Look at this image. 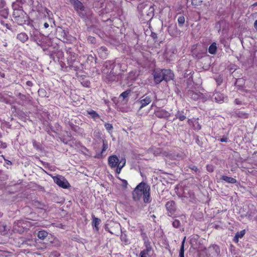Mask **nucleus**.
I'll list each match as a JSON object with an SVG mask.
<instances>
[{
  "label": "nucleus",
  "instance_id": "52",
  "mask_svg": "<svg viewBox=\"0 0 257 257\" xmlns=\"http://www.w3.org/2000/svg\"><path fill=\"white\" fill-rule=\"evenodd\" d=\"M26 84L28 86H30V87L32 86L33 85L32 82L31 81H27V82H26Z\"/></svg>",
  "mask_w": 257,
  "mask_h": 257
},
{
  "label": "nucleus",
  "instance_id": "15",
  "mask_svg": "<svg viewBox=\"0 0 257 257\" xmlns=\"http://www.w3.org/2000/svg\"><path fill=\"white\" fill-rule=\"evenodd\" d=\"M72 5L74 6L75 10L77 11L80 16L81 12L84 11L85 9L82 3L80 1L77 0L75 1Z\"/></svg>",
  "mask_w": 257,
  "mask_h": 257
},
{
  "label": "nucleus",
  "instance_id": "29",
  "mask_svg": "<svg viewBox=\"0 0 257 257\" xmlns=\"http://www.w3.org/2000/svg\"><path fill=\"white\" fill-rule=\"evenodd\" d=\"M152 252H149L148 249H144L141 251L140 253V257H150L151 256Z\"/></svg>",
  "mask_w": 257,
  "mask_h": 257
},
{
  "label": "nucleus",
  "instance_id": "19",
  "mask_svg": "<svg viewBox=\"0 0 257 257\" xmlns=\"http://www.w3.org/2000/svg\"><path fill=\"white\" fill-rule=\"evenodd\" d=\"M187 122L190 126L194 127V128H201V126L198 123V119L193 118L188 119Z\"/></svg>",
  "mask_w": 257,
  "mask_h": 257
},
{
  "label": "nucleus",
  "instance_id": "16",
  "mask_svg": "<svg viewBox=\"0 0 257 257\" xmlns=\"http://www.w3.org/2000/svg\"><path fill=\"white\" fill-rule=\"evenodd\" d=\"M97 52L100 57L102 59L106 58L108 52L107 49L104 46H101L98 49Z\"/></svg>",
  "mask_w": 257,
  "mask_h": 257
},
{
  "label": "nucleus",
  "instance_id": "28",
  "mask_svg": "<svg viewBox=\"0 0 257 257\" xmlns=\"http://www.w3.org/2000/svg\"><path fill=\"white\" fill-rule=\"evenodd\" d=\"M0 15L3 18L7 19L9 16V11L7 8L5 7L0 10Z\"/></svg>",
  "mask_w": 257,
  "mask_h": 257
},
{
  "label": "nucleus",
  "instance_id": "40",
  "mask_svg": "<svg viewBox=\"0 0 257 257\" xmlns=\"http://www.w3.org/2000/svg\"><path fill=\"white\" fill-rule=\"evenodd\" d=\"M202 2V0H192V4L195 6H200Z\"/></svg>",
  "mask_w": 257,
  "mask_h": 257
},
{
  "label": "nucleus",
  "instance_id": "44",
  "mask_svg": "<svg viewBox=\"0 0 257 257\" xmlns=\"http://www.w3.org/2000/svg\"><path fill=\"white\" fill-rule=\"evenodd\" d=\"M6 4L5 0H0V9H3L5 7Z\"/></svg>",
  "mask_w": 257,
  "mask_h": 257
},
{
  "label": "nucleus",
  "instance_id": "55",
  "mask_svg": "<svg viewBox=\"0 0 257 257\" xmlns=\"http://www.w3.org/2000/svg\"><path fill=\"white\" fill-rule=\"evenodd\" d=\"M87 59L88 60H91L92 61L93 60H94V58L92 56V55H89V56H88L87 57ZM96 59H95V60Z\"/></svg>",
  "mask_w": 257,
  "mask_h": 257
},
{
  "label": "nucleus",
  "instance_id": "10",
  "mask_svg": "<svg viewBox=\"0 0 257 257\" xmlns=\"http://www.w3.org/2000/svg\"><path fill=\"white\" fill-rule=\"evenodd\" d=\"M152 101V97L150 95H144L137 102L140 105V109L147 106Z\"/></svg>",
  "mask_w": 257,
  "mask_h": 257
},
{
  "label": "nucleus",
  "instance_id": "49",
  "mask_svg": "<svg viewBox=\"0 0 257 257\" xmlns=\"http://www.w3.org/2000/svg\"><path fill=\"white\" fill-rule=\"evenodd\" d=\"M207 170H208V171L210 172H212L213 171V167L211 166H207Z\"/></svg>",
  "mask_w": 257,
  "mask_h": 257
},
{
  "label": "nucleus",
  "instance_id": "41",
  "mask_svg": "<svg viewBox=\"0 0 257 257\" xmlns=\"http://www.w3.org/2000/svg\"><path fill=\"white\" fill-rule=\"evenodd\" d=\"M245 234V230H242L240 232H237L236 233V237L242 238Z\"/></svg>",
  "mask_w": 257,
  "mask_h": 257
},
{
  "label": "nucleus",
  "instance_id": "42",
  "mask_svg": "<svg viewBox=\"0 0 257 257\" xmlns=\"http://www.w3.org/2000/svg\"><path fill=\"white\" fill-rule=\"evenodd\" d=\"M212 248L215 251L217 254H218L220 252V249L218 246L213 245Z\"/></svg>",
  "mask_w": 257,
  "mask_h": 257
},
{
  "label": "nucleus",
  "instance_id": "24",
  "mask_svg": "<svg viewBox=\"0 0 257 257\" xmlns=\"http://www.w3.org/2000/svg\"><path fill=\"white\" fill-rule=\"evenodd\" d=\"M15 2H17L18 5L22 7L23 5H27L31 6L33 5V0H16Z\"/></svg>",
  "mask_w": 257,
  "mask_h": 257
},
{
  "label": "nucleus",
  "instance_id": "17",
  "mask_svg": "<svg viewBox=\"0 0 257 257\" xmlns=\"http://www.w3.org/2000/svg\"><path fill=\"white\" fill-rule=\"evenodd\" d=\"M17 96L22 101V104L24 105L25 104L28 103L30 101V96L29 95H24L22 94L21 93H18L17 94Z\"/></svg>",
  "mask_w": 257,
  "mask_h": 257
},
{
  "label": "nucleus",
  "instance_id": "23",
  "mask_svg": "<svg viewBox=\"0 0 257 257\" xmlns=\"http://www.w3.org/2000/svg\"><path fill=\"white\" fill-rule=\"evenodd\" d=\"M221 179L227 183L231 184H234L237 182L235 178L225 175L222 176L221 178Z\"/></svg>",
  "mask_w": 257,
  "mask_h": 257
},
{
  "label": "nucleus",
  "instance_id": "8",
  "mask_svg": "<svg viewBox=\"0 0 257 257\" xmlns=\"http://www.w3.org/2000/svg\"><path fill=\"white\" fill-rule=\"evenodd\" d=\"M56 35L57 36L59 37V39L63 42H67L70 40L69 39V36L68 32L61 28L57 29Z\"/></svg>",
  "mask_w": 257,
  "mask_h": 257
},
{
  "label": "nucleus",
  "instance_id": "31",
  "mask_svg": "<svg viewBox=\"0 0 257 257\" xmlns=\"http://www.w3.org/2000/svg\"><path fill=\"white\" fill-rule=\"evenodd\" d=\"M48 235V233L46 231L41 230L38 233V237L40 239H44Z\"/></svg>",
  "mask_w": 257,
  "mask_h": 257
},
{
  "label": "nucleus",
  "instance_id": "25",
  "mask_svg": "<svg viewBox=\"0 0 257 257\" xmlns=\"http://www.w3.org/2000/svg\"><path fill=\"white\" fill-rule=\"evenodd\" d=\"M234 114L235 116H238L239 117H241V118H246L248 117V113L244 112L241 110H236L234 112Z\"/></svg>",
  "mask_w": 257,
  "mask_h": 257
},
{
  "label": "nucleus",
  "instance_id": "45",
  "mask_svg": "<svg viewBox=\"0 0 257 257\" xmlns=\"http://www.w3.org/2000/svg\"><path fill=\"white\" fill-rule=\"evenodd\" d=\"M189 168L192 170V171H194V172H197V171L198 170L197 167L195 166H194V165H191L189 166Z\"/></svg>",
  "mask_w": 257,
  "mask_h": 257
},
{
  "label": "nucleus",
  "instance_id": "6",
  "mask_svg": "<svg viewBox=\"0 0 257 257\" xmlns=\"http://www.w3.org/2000/svg\"><path fill=\"white\" fill-rule=\"evenodd\" d=\"M53 180L55 183L63 188H67L69 186L68 182L61 176L54 177Z\"/></svg>",
  "mask_w": 257,
  "mask_h": 257
},
{
  "label": "nucleus",
  "instance_id": "57",
  "mask_svg": "<svg viewBox=\"0 0 257 257\" xmlns=\"http://www.w3.org/2000/svg\"><path fill=\"white\" fill-rule=\"evenodd\" d=\"M238 238H239V237H236V235H235L234 237V241L235 242H237L238 241Z\"/></svg>",
  "mask_w": 257,
  "mask_h": 257
},
{
  "label": "nucleus",
  "instance_id": "63",
  "mask_svg": "<svg viewBox=\"0 0 257 257\" xmlns=\"http://www.w3.org/2000/svg\"><path fill=\"white\" fill-rule=\"evenodd\" d=\"M111 234H113V232H112L111 231H108Z\"/></svg>",
  "mask_w": 257,
  "mask_h": 257
},
{
  "label": "nucleus",
  "instance_id": "3",
  "mask_svg": "<svg viewBox=\"0 0 257 257\" xmlns=\"http://www.w3.org/2000/svg\"><path fill=\"white\" fill-rule=\"evenodd\" d=\"M12 7L14 10L13 16L15 22L19 25L25 24L28 17L23 11L22 7L18 5L17 2H14Z\"/></svg>",
  "mask_w": 257,
  "mask_h": 257
},
{
  "label": "nucleus",
  "instance_id": "62",
  "mask_svg": "<svg viewBox=\"0 0 257 257\" xmlns=\"http://www.w3.org/2000/svg\"><path fill=\"white\" fill-rule=\"evenodd\" d=\"M1 76L3 77H5V74L4 73H3L2 74H1Z\"/></svg>",
  "mask_w": 257,
  "mask_h": 257
},
{
  "label": "nucleus",
  "instance_id": "7",
  "mask_svg": "<svg viewBox=\"0 0 257 257\" xmlns=\"http://www.w3.org/2000/svg\"><path fill=\"white\" fill-rule=\"evenodd\" d=\"M175 120L179 119L183 121L189 116V111L187 109H183L181 110H178L175 114Z\"/></svg>",
  "mask_w": 257,
  "mask_h": 257
},
{
  "label": "nucleus",
  "instance_id": "20",
  "mask_svg": "<svg viewBox=\"0 0 257 257\" xmlns=\"http://www.w3.org/2000/svg\"><path fill=\"white\" fill-rule=\"evenodd\" d=\"M17 38L24 43L28 40L29 37L26 33L22 32L17 35Z\"/></svg>",
  "mask_w": 257,
  "mask_h": 257
},
{
  "label": "nucleus",
  "instance_id": "47",
  "mask_svg": "<svg viewBox=\"0 0 257 257\" xmlns=\"http://www.w3.org/2000/svg\"><path fill=\"white\" fill-rule=\"evenodd\" d=\"M32 142H33V146L35 148H36V149H38L39 148V145L37 143V142L35 140H33Z\"/></svg>",
  "mask_w": 257,
  "mask_h": 257
},
{
  "label": "nucleus",
  "instance_id": "36",
  "mask_svg": "<svg viewBox=\"0 0 257 257\" xmlns=\"http://www.w3.org/2000/svg\"><path fill=\"white\" fill-rule=\"evenodd\" d=\"M131 92L130 90H126V91L123 92L120 95V96L122 97L123 99L125 98L126 97H128L129 94Z\"/></svg>",
  "mask_w": 257,
  "mask_h": 257
},
{
  "label": "nucleus",
  "instance_id": "39",
  "mask_svg": "<svg viewBox=\"0 0 257 257\" xmlns=\"http://www.w3.org/2000/svg\"><path fill=\"white\" fill-rule=\"evenodd\" d=\"M145 246H146V248L145 249H148V251L149 252H152V247H151V246L150 245V243L149 241H145Z\"/></svg>",
  "mask_w": 257,
  "mask_h": 257
},
{
  "label": "nucleus",
  "instance_id": "4",
  "mask_svg": "<svg viewBox=\"0 0 257 257\" xmlns=\"http://www.w3.org/2000/svg\"><path fill=\"white\" fill-rule=\"evenodd\" d=\"M187 84V94L189 97L194 100H201L202 102H205L207 100V97L205 95L196 90L192 80L188 79Z\"/></svg>",
  "mask_w": 257,
  "mask_h": 257
},
{
  "label": "nucleus",
  "instance_id": "22",
  "mask_svg": "<svg viewBox=\"0 0 257 257\" xmlns=\"http://www.w3.org/2000/svg\"><path fill=\"white\" fill-rule=\"evenodd\" d=\"M126 163L125 158H121L119 161V165L116 166L115 172L117 174H119L122 168L125 166Z\"/></svg>",
  "mask_w": 257,
  "mask_h": 257
},
{
  "label": "nucleus",
  "instance_id": "21",
  "mask_svg": "<svg viewBox=\"0 0 257 257\" xmlns=\"http://www.w3.org/2000/svg\"><path fill=\"white\" fill-rule=\"evenodd\" d=\"M87 114L94 120L100 119L99 115L93 110H89L87 111Z\"/></svg>",
  "mask_w": 257,
  "mask_h": 257
},
{
  "label": "nucleus",
  "instance_id": "64",
  "mask_svg": "<svg viewBox=\"0 0 257 257\" xmlns=\"http://www.w3.org/2000/svg\"><path fill=\"white\" fill-rule=\"evenodd\" d=\"M117 226L120 227V224H117Z\"/></svg>",
  "mask_w": 257,
  "mask_h": 257
},
{
  "label": "nucleus",
  "instance_id": "9",
  "mask_svg": "<svg viewBox=\"0 0 257 257\" xmlns=\"http://www.w3.org/2000/svg\"><path fill=\"white\" fill-rule=\"evenodd\" d=\"M163 74L162 69H156L153 71L154 80L156 84H159L163 80Z\"/></svg>",
  "mask_w": 257,
  "mask_h": 257
},
{
  "label": "nucleus",
  "instance_id": "2",
  "mask_svg": "<svg viewBox=\"0 0 257 257\" xmlns=\"http://www.w3.org/2000/svg\"><path fill=\"white\" fill-rule=\"evenodd\" d=\"M150 187L147 183L141 182L137 186L133 192V197L135 200H139L143 198L144 202L146 203L151 202Z\"/></svg>",
  "mask_w": 257,
  "mask_h": 257
},
{
  "label": "nucleus",
  "instance_id": "12",
  "mask_svg": "<svg viewBox=\"0 0 257 257\" xmlns=\"http://www.w3.org/2000/svg\"><path fill=\"white\" fill-rule=\"evenodd\" d=\"M119 160L116 155H112L108 157V163L109 166L111 168H116L119 165Z\"/></svg>",
  "mask_w": 257,
  "mask_h": 257
},
{
  "label": "nucleus",
  "instance_id": "46",
  "mask_svg": "<svg viewBox=\"0 0 257 257\" xmlns=\"http://www.w3.org/2000/svg\"><path fill=\"white\" fill-rule=\"evenodd\" d=\"M7 147L6 143H3L0 141V148L3 149H5Z\"/></svg>",
  "mask_w": 257,
  "mask_h": 257
},
{
  "label": "nucleus",
  "instance_id": "53",
  "mask_svg": "<svg viewBox=\"0 0 257 257\" xmlns=\"http://www.w3.org/2000/svg\"><path fill=\"white\" fill-rule=\"evenodd\" d=\"M19 224H20L21 225H22V226L23 227H24V228H26V227H28V225H27V226H23V225H24V224H25V222H24V221H20Z\"/></svg>",
  "mask_w": 257,
  "mask_h": 257
},
{
  "label": "nucleus",
  "instance_id": "37",
  "mask_svg": "<svg viewBox=\"0 0 257 257\" xmlns=\"http://www.w3.org/2000/svg\"><path fill=\"white\" fill-rule=\"evenodd\" d=\"M172 225L175 228H179L180 226V222L179 220L175 219L172 223Z\"/></svg>",
  "mask_w": 257,
  "mask_h": 257
},
{
  "label": "nucleus",
  "instance_id": "59",
  "mask_svg": "<svg viewBox=\"0 0 257 257\" xmlns=\"http://www.w3.org/2000/svg\"><path fill=\"white\" fill-rule=\"evenodd\" d=\"M234 101H235V103H236L237 104H240V101L239 100H238L237 99H235Z\"/></svg>",
  "mask_w": 257,
  "mask_h": 257
},
{
  "label": "nucleus",
  "instance_id": "11",
  "mask_svg": "<svg viewBox=\"0 0 257 257\" xmlns=\"http://www.w3.org/2000/svg\"><path fill=\"white\" fill-rule=\"evenodd\" d=\"M166 207L168 211V215L172 216L176 210L175 203L174 201H169L166 204Z\"/></svg>",
  "mask_w": 257,
  "mask_h": 257
},
{
  "label": "nucleus",
  "instance_id": "1",
  "mask_svg": "<svg viewBox=\"0 0 257 257\" xmlns=\"http://www.w3.org/2000/svg\"><path fill=\"white\" fill-rule=\"evenodd\" d=\"M116 67V64L113 61H106L102 68V72L106 81L108 82L118 81L119 72Z\"/></svg>",
  "mask_w": 257,
  "mask_h": 257
},
{
  "label": "nucleus",
  "instance_id": "58",
  "mask_svg": "<svg viewBox=\"0 0 257 257\" xmlns=\"http://www.w3.org/2000/svg\"><path fill=\"white\" fill-rule=\"evenodd\" d=\"M44 27L45 28H48L49 27V24L47 23H45L44 24Z\"/></svg>",
  "mask_w": 257,
  "mask_h": 257
},
{
  "label": "nucleus",
  "instance_id": "14",
  "mask_svg": "<svg viewBox=\"0 0 257 257\" xmlns=\"http://www.w3.org/2000/svg\"><path fill=\"white\" fill-rule=\"evenodd\" d=\"M163 73V80L169 81L174 77L173 72L170 69H162Z\"/></svg>",
  "mask_w": 257,
  "mask_h": 257
},
{
  "label": "nucleus",
  "instance_id": "50",
  "mask_svg": "<svg viewBox=\"0 0 257 257\" xmlns=\"http://www.w3.org/2000/svg\"><path fill=\"white\" fill-rule=\"evenodd\" d=\"M105 128H112L113 126L111 124L106 123L105 124Z\"/></svg>",
  "mask_w": 257,
  "mask_h": 257
},
{
  "label": "nucleus",
  "instance_id": "43",
  "mask_svg": "<svg viewBox=\"0 0 257 257\" xmlns=\"http://www.w3.org/2000/svg\"><path fill=\"white\" fill-rule=\"evenodd\" d=\"M120 180L122 181V186L124 188H126L127 186V182L125 180L123 179H120Z\"/></svg>",
  "mask_w": 257,
  "mask_h": 257
},
{
  "label": "nucleus",
  "instance_id": "5",
  "mask_svg": "<svg viewBox=\"0 0 257 257\" xmlns=\"http://www.w3.org/2000/svg\"><path fill=\"white\" fill-rule=\"evenodd\" d=\"M31 41L35 42L39 46H43V40L44 37L38 30L33 29L30 32Z\"/></svg>",
  "mask_w": 257,
  "mask_h": 257
},
{
  "label": "nucleus",
  "instance_id": "35",
  "mask_svg": "<svg viewBox=\"0 0 257 257\" xmlns=\"http://www.w3.org/2000/svg\"><path fill=\"white\" fill-rule=\"evenodd\" d=\"M156 115L158 117H164L166 116V112L163 110L158 111L156 112Z\"/></svg>",
  "mask_w": 257,
  "mask_h": 257
},
{
  "label": "nucleus",
  "instance_id": "60",
  "mask_svg": "<svg viewBox=\"0 0 257 257\" xmlns=\"http://www.w3.org/2000/svg\"><path fill=\"white\" fill-rule=\"evenodd\" d=\"M4 46L5 47H7L8 46L7 43H6V42L4 43Z\"/></svg>",
  "mask_w": 257,
  "mask_h": 257
},
{
  "label": "nucleus",
  "instance_id": "51",
  "mask_svg": "<svg viewBox=\"0 0 257 257\" xmlns=\"http://www.w3.org/2000/svg\"><path fill=\"white\" fill-rule=\"evenodd\" d=\"M220 141L221 142H227L228 141V139L226 137L222 138L220 139Z\"/></svg>",
  "mask_w": 257,
  "mask_h": 257
},
{
  "label": "nucleus",
  "instance_id": "30",
  "mask_svg": "<svg viewBox=\"0 0 257 257\" xmlns=\"http://www.w3.org/2000/svg\"><path fill=\"white\" fill-rule=\"evenodd\" d=\"M107 144L106 143H105L104 141L103 142V148L101 151V152L100 154L96 155L94 157L97 158H100L102 157V153L106 150L107 149Z\"/></svg>",
  "mask_w": 257,
  "mask_h": 257
},
{
  "label": "nucleus",
  "instance_id": "27",
  "mask_svg": "<svg viewBox=\"0 0 257 257\" xmlns=\"http://www.w3.org/2000/svg\"><path fill=\"white\" fill-rule=\"evenodd\" d=\"M186 239L185 237L181 242V245L179 251V257H184V244Z\"/></svg>",
  "mask_w": 257,
  "mask_h": 257
},
{
  "label": "nucleus",
  "instance_id": "48",
  "mask_svg": "<svg viewBox=\"0 0 257 257\" xmlns=\"http://www.w3.org/2000/svg\"><path fill=\"white\" fill-rule=\"evenodd\" d=\"M216 81L218 85H220L222 82V80L220 77H218V78H217Z\"/></svg>",
  "mask_w": 257,
  "mask_h": 257
},
{
  "label": "nucleus",
  "instance_id": "33",
  "mask_svg": "<svg viewBox=\"0 0 257 257\" xmlns=\"http://www.w3.org/2000/svg\"><path fill=\"white\" fill-rule=\"evenodd\" d=\"M178 23L180 27H182L185 23V18L183 16L181 15L178 18Z\"/></svg>",
  "mask_w": 257,
  "mask_h": 257
},
{
  "label": "nucleus",
  "instance_id": "13",
  "mask_svg": "<svg viewBox=\"0 0 257 257\" xmlns=\"http://www.w3.org/2000/svg\"><path fill=\"white\" fill-rule=\"evenodd\" d=\"M212 99H214L218 103H222L227 100V97L222 93L219 92H216L213 94Z\"/></svg>",
  "mask_w": 257,
  "mask_h": 257
},
{
  "label": "nucleus",
  "instance_id": "61",
  "mask_svg": "<svg viewBox=\"0 0 257 257\" xmlns=\"http://www.w3.org/2000/svg\"><path fill=\"white\" fill-rule=\"evenodd\" d=\"M252 6L253 7H256L257 6V2L256 3H255L254 4L252 5Z\"/></svg>",
  "mask_w": 257,
  "mask_h": 257
},
{
  "label": "nucleus",
  "instance_id": "54",
  "mask_svg": "<svg viewBox=\"0 0 257 257\" xmlns=\"http://www.w3.org/2000/svg\"><path fill=\"white\" fill-rule=\"evenodd\" d=\"M151 36L154 39H155L157 38V34L155 33H152Z\"/></svg>",
  "mask_w": 257,
  "mask_h": 257
},
{
  "label": "nucleus",
  "instance_id": "56",
  "mask_svg": "<svg viewBox=\"0 0 257 257\" xmlns=\"http://www.w3.org/2000/svg\"><path fill=\"white\" fill-rule=\"evenodd\" d=\"M254 27L255 29L257 31V20H255L254 23Z\"/></svg>",
  "mask_w": 257,
  "mask_h": 257
},
{
  "label": "nucleus",
  "instance_id": "32",
  "mask_svg": "<svg viewBox=\"0 0 257 257\" xmlns=\"http://www.w3.org/2000/svg\"><path fill=\"white\" fill-rule=\"evenodd\" d=\"M70 56V58H68V64L70 67H72L73 61L75 60V55L74 53H71Z\"/></svg>",
  "mask_w": 257,
  "mask_h": 257
},
{
  "label": "nucleus",
  "instance_id": "26",
  "mask_svg": "<svg viewBox=\"0 0 257 257\" xmlns=\"http://www.w3.org/2000/svg\"><path fill=\"white\" fill-rule=\"evenodd\" d=\"M217 46L215 43H213L208 48V52L210 54H214L216 52Z\"/></svg>",
  "mask_w": 257,
  "mask_h": 257
},
{
  "label": "nucleus",
  "instance_id": "18",
  "mask_svg": "<svg viewBox=\"0 0 257 257\" xmlns=\"http://www.w3.org/2000/svg\"><path fill=\"white\" fill-rule=\"evenodd\" d=\"M92 225L94 227V229L96 231H98L99 230V225L101 222V220L98 218L95 217L94 215H92Z\"/></svg>",
  "mask_w": 257,
  "mask_h": 257
},
{
  "label": "nucleus",
  "instance_id": "34",
  "mask_svg": "<svg viewBox=\"0 0 257 257\" xmlns=\"http://www.w3.org/2000/svg\"><path fill=\"white\" fill-rule=\"evenodd\" d=\"M120 239L121 241L124 243L125 244H128L130 243L129 240L127 239L125 234H121L120 235Z\"/></svg>",
  "mask_w": 257,
  "mask_h": 257
},
{
  "label": "nucleus",
  "instance_id": "38",
  "mask_svg": "<svg viewBox=\"0 0 257 257\" xmlns=\"http://www.w3.org/2000/svg\"><path fill=\"white\" fill-rule=\"evenodd\" d=\"M87 41L91 44H95L96 43L95 38L91 36L87 37Z\"/></svg>",
  "mask_w": 257,
  "mask_h": 257
}]
</instances>
